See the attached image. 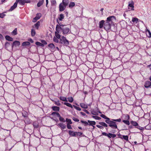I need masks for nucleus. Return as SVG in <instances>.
Here are the masks:
<instances>
[{"instance_id":"0eeeda50","label":"nucleus","mask_w":151,"mask_h":151,"mask_svg":"<svg viewBox=\"0 0 151 151\" xmlns=\"http://www.w3.org/2000/svg\"><path fill=\"white\" fill-rule=\"evenodd\" d=\"M67 6L64 5L63 3H61L59 6V11L62 12L64 11L65 9Z\"/></svg>"},{"instance_id":"4be33fe9","label":"nucleus","mask_w":151,"mask_h":151,"mask_svg":"<svg viewBox=\"0 0 151 151\" xmlns=\"http://www.w3.org/2000/svg\"><path fill=\"white\" fill-rule=\"evenodd\" d=\"M130 123L133 126L135 127L138 125V123L135 121H132L130 122Z\"/></svg>"},{"instance_id":"393cba45","label":"nucleus","mask_w":151,"mask_h":151,"mask_svg":"<svg viewBox=\"0 0 151 151\" xmlns=\"http://www.w3.org/2000/svg\"><path fill=\"white\" fill-rule=\"evenodd\" d=\"M59 99L60 100L64 101L67 102L68 101L66 97L62 96H60L59 97Z\"/></svg>"},{"instance_id":"ea45409f","label":"nucleus","mask_w":151,"mask_h":151,"mask_svg":"<svg viewBox=\"0 0 151 151\" xmlns=\"http://www.w3.org/2000/svg\"><path fill=\"white\" fill-rule=\"evenodd\" d=\"M135 128L142 131L144 129V127H141V126H139L138 125L137 126L135 127Z\"/></svg>"},{"instance_id":"473e14b6","label":"nucleus","mask_w":151,"mask_h":151,"mask_svg":"<svg viewBox=\"0 0 151 151\" xmlns=\"http://www.w3.org/2000/svg\"><path fill=\"white\" fill-rule=\"evenodd\" d=\"M123 116H124V119L125 120H128L130 118L128 114H124L123 115Z\"/></svg>"},{"instance_id":"a211bd4d","label":"nucleus","mask_w":151,"mask_h":151,"mask_svg":"<svg viewBox=\"0 0 151 151\" xmlns=\"http://www.w3.org/2000/svg\"><path fill=\"white\" fill-rule=\"evenodd\" d=\"M48 47L50 48V50H55V45L53 43H50L48 45Z\"/></svg>"},{"instance_id":"c85d7f7f","label":"nucleus","mask_w":151,"mask_h":151,"mask_svg":"<svg viewBox=\"0 0 151 151\" xmlns=\"http://www.w3.org/2000/svg\"><path fill=\"white\" fill-rule=\"evenodd\" d=\"M88 122L89 123V125H95L96 124L95 122L94 121H91L90 120H88Z\"/></svg>"},{"instance_id":"5fc2aeb1","label":"nucleus","mask_w":151,"mask_h":151,"mask_svg":"<svg viewBox=\"0 0 151 151\" xmlns=\"http://www.w3.org/2000/svg\"><path fill=\"white\" fill-rule=\"evenodd\" d=\"M41 42L42 44H43L44 47L45 45H47V42L45 40H41Z\"/></svg>"},{"instance_id":"c756f323","label":"nucleus","mask_w":151,"mask_h":151,"mask_svg":"<svg viewBox=\"0 0 151 151\" xmlns=\"http://www.w3.org/2000/svg\"><path fill=\"white\" fill-rule=\"evenodd\" d=\"M44 0L40 1L37 4V6L38 7H40L43 4Z\"/></svg>"},{"instance_id":"f257e3e1","label":"nucleus","mask_w":151,"mask_h":151,"mask_svg":"<svg viewBox=\"0 0 151 151\" xmlns=\"http://www.w3.org/2000/svg\"><path fill=\"white\" fill-rule=\"evenodd\" d=\"M116 19V17L114 16H110L107 18L104 25V28L106 31H110L111 30V27L114 25L113 22Z\"/></svg>"},{"instance_id":"79ce46f5","label":"nucleus","mask_w":151,"mask_h":151,"mask_svg":"<svg viewBox=\"0 0 151 151\" xmlns=\"http://www.w3.org/2000/svg\"><path fill=\"white\" fill-rule=\"evenodd\" d=\"M69 102L72 103L73 101V99L72 97H69L67 98Z\"/></svg>"},{"instance_id":"052dcab7","label":"nucleus","mask_w":151,"mask_h":151,"mask_svg":"<svg viewBox=\"0 0 151 151\" xmlns=\"http://www.w3.org/2000/svg\"><path fill=\"white\" fill-rule=\"evenodd\" d=\"M96 126L99 129H104L103 127H102V126H101V125H96Z\"/></svg>"},{"instance_id":"423d86ee","label":"nucleus","mask_w":151,"mask_h":151,"mask_svg":"<svg viewBox=\"0 0 151 151\" xmlns=\"http://www.w3.org/2000/svg\"><path fill=\"white\" fill-rule=\"evenodd\" d=\"M41 16V14L40 13H37L36 17L33 19L32 22H36L38 19H39Z\"/></svg>"},{"instance_id":"2f4dec72","label":"nucleus","mask_w":151,"mask_h":151,"mask_svg":"<svg viewBox=\"0 0 151 151\" xmlns=\"http://www.w3.org/2000/svg\"><path fill=\"white\" fill-rule=\"evenodd\" d=\"M100 116L102 118L106 119V120H110V118L107 117L105 115L101 114L100 115Z\"/></svg>"},{"instance_id":"58836bf2","label":"nucleus","mask_w":151,"mask_h":151,"mask_svg":"<svg viewBox=\"0 0 151 151\" xmlns=\"http://www.w3.org/2000/svg\"><path fill=\"white\" fill-rule=\"evenodd\" d=\"M35 44L38 46H40L42 47H44L43 44H42V43L40 42H35Z\"/></svg>"},{"instance_id":"13d9d810","label":"nucleus","mask_w":151,"mask_h":151,"mask_svg":"<svg viewBox=\"0 0 151 151\" xmlns=\"http://www.w3.org/2000/svg\"><path fill=\"white\" fill-rule=\"evenodd\" d=\"M6 14H4L3 13H0V18H3L5 16Z\"/></svg>"},{"instance_id":"8fccbe9b","label":"nucleus","mask_w":151,"mask_h":151,"mask_svg":"<svg viewBox=\"0 0 151 151\" xmlns=\"http://www.w3.org/2000/svg\"><path fill=\"white\" fill-rule=\"evenodd\" d=\"M55 104L58 106H60L61 105V104L60 103L59 100H58L57 101H55Z\"/></svg>"},{"instance_id":"aec40b11","label":"nucleus","mask_w":151,"mask_h":151,"mask_svg":"<svg viewBox=\"0 0 151 151\" xmlns=\"http://www.w3.org/2000/svg\"><path fill=\"white\" fill-rule=\"evenodd\" d=\"M6 39L8 41H12L13 40V38L8 35H6L5 37Z\"/></svg>"},{"instance_id":"f8f14e48","label":"nucleus","mask_w":151,"mask_h":151,"mask_svg":"<svg viewBox=\"0 0 151 151\" xmlns=\"http://www.w3.org/2000/svg\"><path fill=\"white\" fill-rule=\"evenodd\" d=\"M151 86V82L149 81H146L144 85V86L145 88H147Z\"/></svg>"},{"instance_id":"7ed1b4c3","label":"nucleus","mask_w":151,"mask_h":151,"mask_svg":"<svg viewBox=\"0 0 151 151\" xmlns=\"http://www.w3.org/2000/svg\"><path fill=\"white\" fill-rule=\"evenodd\" d=\"M59 43L63 44V45L66 46H68L69 44L68 41L64 36L62 37L60 39Z\"/></svg>"},{"instance_id":"3c124183","label":"nucleus","mask_w":151,"mask_h":151,"mask_svg":"<svg viewBox=\"0 0 151 151\" xmlns=\"http://www.w3.org/2000/svg\"><path fill=\"white\" fill-rule=\"evenodd\" d=\"M73 106L78 111H80L81 110V108H80V107H77L74 105H73Z\"/></svg>"},{"instance_id":"69168bd1","label":"nucleus","mask_w":151,"mask_h":151,"mask_svg":"<svg viewBox=\"0 0 151 151\" xmlns=\"http://www.w3.org/2000/svg\"><path fill=\"white\" fill-rule=\"evenodd\" d=\"M52 4H55L56 3V1L55 0H52Z\"/></svg>"},{"instance_id":"7c9ffc66","label":"nucleus","mask_w":151,"mask_h":151,"mask_svg":"<svg viewBox=\"0 0 151 151\" xmlns=\"http://www.w3.org/2000/svg\"><path fill=\"white\" fill-rule=\"evenodd\" d=\"M62 3L67 6L69 3V0H63Z\"/></svg>"},{"instance_id":"09e8293b","label":"nucleus","mask_w":151,"mask_h":151,"mask_svg":"<svg viewBox=\"0 0 151 151\" xmlns=\"http://www.w3.org/2000/svg\"><path fill=\"white\" fill-rule=\"evenodd\" d=\"M92 116L93 118L96 120H100L101 119V118L98 116Z\"/></svg>"},{"instance_id":"a19ab883","label":"nucleus","mask_w":151,"mask_h":151,"mask_svg":"<svg viewBox=\"0 0 151 151\" xmlns=\"http://www.w3.org/2000/svg\"><path fill=\"white\" fill-rule=\"evenodd\" d=\"M64 18V15L62 14H60L59 16L58 17V19L60 21H62Z\"/></svg>"},{"instance_id":"39448f33","label":"nucleus","mask_w":151,"mask_h":151,"mask_svg":"<svg viewBox=\"0 0 151 151\" xmlns=\"http://www.w3.org/2000/svg\"><path fill=\"white\" fill-rule=\"evenodd\" d=\"M62 26H63L62 24L57 25L56 27V31L55 32H57L58 33H61L62 32Z\"/></svg>"},{"instance_id":"a878e982","label":"nucleus","mask_w":151,"mask_h":151,"mask_svg":"<svg viewBox=\"0 0 151 151\" xmlns=\"http://www.w3.org/2000/svg\"><path fill=\"white\" fill-rule=\"evenodd\" d=\"M22 116L24 118L28 117V113L25 111H24L22 113Z\"/></svg>"},{"instance_id":"9d476101","label":"nucleus","mask_w":151,"mask_h":151,"mask_svg":"<svg viewBox=\"0 0 151 151\" xmlns=\"http://www.w3.org/2000/svg\"><path fill=\"white\" fill-rule=\"evenodd\" d=\"M15 2L17 5L18 3H19L20 5L23 6L25 4V0H16Z\"/></svg>"},{"instance_id":"bf43d9fd","label":"nucleus","mask_w":151,"mask_h":151,"mask_svg":"<svg viewBox=\"0 0 151 151\" xmlns=\"http://www.w3.org/2000/svg\"><path fill=\"white\" fill-rule=\"evenodd\" d=\"M67 127L68 129H72L71 126L70 125V124H67Z\"/></svg>"},{"instance_id":"4468645a","label":"nucleus","mask_w":151,"mask_h":151,"mask_svg":"<svg viewBox=\"0 0 151 151\" xmlns=\"http://www.w3.org/2000/svg\"><path fill=\"white\" fill-rule=\"evenodd\" d=\"M58 126L60 127L62 129H64L66 127V125L62 123H60L58 124Z\"/></svg>"},{"instance_id":"20e7f679","label":"nucleus","mask_w":151,"mask_h":151,"mask_svg":"<svg viewBox=\"0 0 151 151\" xmlns=\"http://www.w3.org/2000/svg\"><path fill=\"white\" fill-rule=\"evenodd\" d=\"M62 32L63 35H67L69 33L70 29L64 25L62 26Z\"/></svg>"},{"instance_id":"bb28decb","label":"nucleus","mask_w":151,"mask_h":151,"mask_svg":"<svg viewBox=\"0 0 151 151\" xmlns=\"http://www.w3.org/2000/svg\"><path fill=\"white\" fill-rule=\"evenodd\" d=\"M99 124L101 125V126H102V127H107L108 126V125L105 123L104 122H99Z\"/></svg>"},{"instance_id":"c9c22d12","label":"nucleus","mask_w":151,"mask_h":151,"mask_svg":"<svg viewBox=\"0 0 151 151\" xmlns=\"http://www.w3.org/2000/svg\"><path fill=\"white\" fill-rule=\"evenodd\" d=\"M75 3L74 2H70L69 5V7L70 8H72L75 6Z\"/></svg>"},{"instance_id":"49530a36","label":"nucleus","mask_w":151,"mask_h":151,"mask_svg":"<svg viewBox=\"0 0 151 151\" xmlns=\"http://www.w3.org/2000/svg\"><path fill=\"white\" fill-rule=\"evenodd\" d=\"M59 118V119L60 121L63 122H65V119L62 117L60 116Z\"/></svg>"},{"instance_id":"f704fd0d","label":"nucleus","mask_w":151,"mask_h":151,"mask_svg":"<svg viewBox=\"0 0 151 151\" xmlns=\"http://www.w3.org/2000/svg\"><path fill=\"white\" fill-rule=\"evenodd\" d=\"M60 33H58L57 32H55V35L56 36V37L58 39H60V38L61 36L59 34Z\"/></svg>"},{"instance_id":"72a5a7b5","label":"nucleus","mask_w":151,"mask_h":151,"mask_svg":"<svg viewBox=\"0 0 151 151\" xmlns=\"http://www.w3.org/2000/svg\"><path fill=\"white\" fill-rule=\"evenodd\" d=\"M64 104L66 105V106H67L69 107H70L71 108H73V106H72L71 105V104H70L68 103L65 102L64 103Z\"/></svg>"},{"instance_id":"6e6552de","label":"nucleus","mask_w":151,"mask_h":151,"mask_svg":"<svg viewBox=\"0 0 151 151\" xmlns=\"http://www.w3.org/2000/svg\"><path fill=\"white\" fill-rule=\"evenodd\" d=\"M134 3L133 1H131L129 2V4L128 6V9H129V7H131L132 8L131 9V10H134Z\"/></svg>"},{"instance_id":"774afa93","label":"nucleus","mask_w":151,"mask_h":151,"mask_svg":"<svg viewBox=\"0 0 151 151\" xmlns=\"http://www.w3.org/2000/svg\"><path fill=\"white\" fill-rule=\"evenodd\" d=\"M56 115L59 118L61 116L60 114L58 112H56Z\"/></svg>"},{"instance_id":"603ef678","label":"nucleus","mask_w":151,"mask_h":151,"mask_svg":"<svg viewBox=\"0 0 151 151\" xmlns=\"http://www.w3.org/2000/svg\"><path fill=\"white\" fill-rule=\"evenodd\" d=\"M12 33L14 35H16L17 34V28L15 29L12 32Z\"/></svg>"},{"instance_id":"9b49d317","label":"nucleus","mask_w":151,"mask_h":151,"mask_svg":"<svg viewBox=\"0 0 151 151\" xmlns=\"http://www.w3.org/2000/svg\"><path fill=\"white\" fill-rule=\"evenodd\" d=\"M20 45V42L19 41H15L13 42V44H12V47H13L14 46L15 47L19 46Z\"/></svg>"},{"instance_id":"f03ea898","label":"nucleus","mask_w":151,"mask_h":151,"mask_svg":"<svg viewBox=\"0 0 151 151\" xmlns=\"http://www.w3.org/2000/svg\"><path fill=\"white\" fill-rule=\"evenodd\" d=\"M121 119L120 118L117 119H113L110 118V120H105V122L109 124V126L114 129H117V123L116 122H120Z\"/></svg>"},{"instance_id":"e2e57ef3","label":"nucleus","mask_w":151,"mask_h":151,"mask_svg":"<svg viewBox=\"0 0 151 151\" xmlns=\"http://www.w3.org/2000/svg\"><path fill=\"white\" fill-rule=\"evenodd\" d=\"M102 135H104V136H105L108 137V134L105 133V132H102Z\"/></svg>"},{"instance_id":"5701e85b","label":"nucleus","mask_w":151,"mask_h":151,"mask_svg":"<svg viewBox=\"0 0 151 151\" xmlns=\"http://www.w3.org/2000/svg\"><path fill=\"white\" fill-rule=\"evenodd\" d=\"M116 135L115 134L112 133H109L108 134V137L109 138H114L116 137Z\"/></svg>"},{"instance_id":"680f3d73","label":"nucleus","mask_w":151,"mask_h":151,"mask_svg":"<svg viewBox=\"0 0 151 151\" xmlns=\"http://www.w3.org/2000/svg\"><path fill=\"white\" fill-rule=\"evenodd\" d=\"M147 32H148L149 34V36H148L149 37H151V33L150 32V31L148 29H147Z\"/></svg>"},{"instance_id":"412c9836","label":"nucleus","mask_w":151,"mask_h":151,"mask_svg":"<svg viewBox=\"0 0 151 151\" xmlns=\"http://www.w3.org/2000/svg\"><path fill=\"white\" fill-rule=\"evenodd\" d=\"M52 108L53 111H58L60 110L59 107L57 106H53L52 107Z\"/></svg>"},{"instance_id":"1a4fd4ad","label":"nucleus","mask_w":151,"mask_h":151,"mask_svg":"<svg viewBox=\"0 0 151 151\" xmlns=\"http://www.w3.org/2000/svg\"><path fill=\"white\" fill-rule=\"evenodd\" d=\"M24 121L25 124H30L31 122V120L28 117L24 118Z\"/></svg>"},{"instance_id":"b1692460","label":"nucleus","mask_w":151,"mask_h":151,"mask_svg":"<svg viewBox=\"0 0 151 151\" xmlns=\"http://www.w3.org/2000/svg\"><path fill=\"white\" fill-rule=\"evenodd\" d=\"M139 19L136 17H133L132 19V21L133 23L137 24L138 22Z\"/></svg>"},{"instance_id":"a18cd8bd","label":"nucleus","mask_w":151,"mask_h":151,"mask_svg":"<svg viewBox=\"0 0 151 151\" xmlns=\"http://www.w3.org/2000/svg\"><path fill=\"white\" fill-rule=\"evenodd\" d=\"M122 139H124L126 141L128 140V137L127 135H122Z\"/></svg>"},{"instance_id":"de8ad7c7","label":"nucleus","mask_w":151,"mask_h":151,"mask_svg":"<svg viewBox=\"0 0 151 151\" xmlns=\"http://www.w3.org/2000/svg\"><path fill=\"white\" fill-rule=\"evenodd\" d=\"M40 25V22H37L35 24V27L37 29H38L39 26Z\"/></svg>"},{"instance_id":"37998d69","label":"nucleus","mask_w":151,"mask_h":151,"mask_svg":"<svg viewBox=\"0 0 151 151\" xmlns=\"http://www.w3.org/2000/svg\"><path fill=\"white\" fill-rule=\"evenodd\" d=\"M81 122L83 123L84 124V126H86L87 125H88V122H87L86 121H85L83 120H81Z\"/></svg>"},{"instance_id":"ddd939ff","label":"nucleus","mask_w":151,"mask_h":151,"mask_svg":"<svg viewBox=\"0 0 151 151\" xmlns=\"http://www.w3.org/2000/svg\"><path fill=\"white\" fill-rule=\"evenodd\" d=\"M105 21L104 20H102L99 22V27L100 28H102L104 27Z\"/></svg>"},{"instance_id":"6e6d98bb","label":"nucleus","mask_w":151,"mask_h":151,"mask_svg":"<svg viewBox=\"0 0 151 151\" xmlns=\"http://www.w3.org/2000/svg\"><path fill=\"white\" fill-rule=\"evenodd\" d=\"M72 119L73 121L76 122H78L79 121L78 119L75 117H73Z\"/></svg>"},{"instance_id":"4d7b16f0","label":"nucleus","mask_w":151,"mask_h":151,"mask_svg":"<svg viewBox=\"0 0 151 151\" xmlns=\"http://www.w3.org/2000/svg\"><path fill=\"white\" fill-rule=\"evenodd\" d=\"M83 133L81 132H76V135L78 136H81L82 134Z\"/></svg>"},{"instance_id":"0e129e2a","label":"nucleus","mask_w":151,"mask_h":151,"mask_svg":"<svg viewBox=\"0 0 151 151\" xmlns=\"http://www.w3.org/2000/svg\"><path fill=\"white\" fill-rule=\"evenodd\" d=\"M83 111L88 114H90V113L86 109H83Z\"/></svg>"},{"instance_id":"864d4df0","label":"nucleus","mask_w":151,"mask_h":151,"mask_svg":"<svg viewBox=\"0 0 151 151\" xmlns=\"http://www.w3.org/2000/svg\"><path fill=\"white\" fill-rule=\"evenodd\" d=\"M53 41L55 42L58 43L59 42V40L58 39L56 38L55 37H53Z\"/></svg>"},{"instance_id":"cd10ccee","label":"nucleus","mask_w":151,"mask_h":151,"mask_svg":"<svg viewBox=\"0 0 151 151\" xmlns=\"http://www.w3.org/2000/svg\"><path fill=\"white\" fill-rule=\"evenodd\" d=\"M30 44V43L29 42H24L22 43V45L23 46H26L29 45Z\"/></svg>"},{"instance_id":"4c0bfd02","label":"nucleus","mask_w":151,"mask_h":151,"mask_svg":"<svg viewBox=\"0 0 151 151\" xmlns=\"http://www.w3.org/2000/svg\"><path fill=\"white\" fill-rule=\"evenodd\" d=\"M122 122L125 124L127 125H129L130 124V122L128 120H122Z\"/></svg>"},{"instance_id":"6ab92c4d","label":"nucleus","mask_w":151,"mask_h":151,"mask_svg":"<svg viewBox=\"0 0 151 151\" xmlns=\"http://www.w3.org/2000/svg\"><path fill=\"white\" fill-rule=\"evenodd\" d=\"M33 125L35 128H37L39 127L38 123L36 121L34 122L33 123Z\"/></svg>"},{"instance_id":"c03bdc74","label":"nucleus","mask_w":151,"mask_h":151,"mask_svg":"<svg viewBox=\"0 0 151 151\" xmlns=\"http://www.w3.org/2000/svg\"><path fill=\"white\" fill-rule=\"evenodd\" d=\"M65 121L68 122L67 124H71L72 123L71 120L70 119H68L67 118H66V119Z\"/></svg>"},{"instance_id":"f3484780","label":"nucleus","mask_w":151,"mask_h":151,"mask_svg":"<svg viewBox=\"0 0 151 151\" xmlns=\"http://www.w3.org/2000/svg\"><path fill=\"white\" fill-rule=\"evenodd\" d=\"M69 134L72 136L75 137L76 136V132L72 131L69 130L68 132Z\"/></svg>"},{"instance_id":"dca6fc26","label":"nucleus","mask_w":151,"mask_h":151,"mask_svg":"<svg viewBox=\"0 0 151 151\" xmlns=\"http://www.w3.org/2000/svg\"><path fill=\"white\" fill-rule=\"evenodd\" d=\"M80 106L83 109H87L88 108V106L87 105L85 104L84 103H80Z\"/></svg>"},{"instance_id":"338daca9","label":"nucleus","mask_w":151,"mask_h":151,"mask_svg":"<svg viewBox=\"0 0 151 151\" xmlns=\"http://www.w3.org/2000/svg\"><path fill=\"white\" fill-rule=\"evenodd\" d=\"M80 114L81 115L83 116H85L86 115V114L82 112H81Z\"/></svg>"},{"instance_id":"e433bc0d","label":"nucleus","mask_w":151,"mask_h":151,"mask_svg":"<svg viewBox=\"0 0 151 151\" xmlns=\"http://www.w3.org/2000/svg\"><path fill=\"white\" fill-rule=\"evenodd\" d=\"M36 32L35 30L34 29H31V35L32 37H34L35 36V35Z\"/></svg>"},{"instance_id":"2eb2a0df","label":"nucleus","mask_w":151,"mask_h":151,"mask_svg":"<svg viewBox=\"0 0 151 151\" xmlns=\"http://www.w3.org/2000/svg\"><path fill=\"white\" fill-rule=\"evenodd\" d=\"M17 4L16 2H15L13 6H12L9 9V11H13L17 7Z\"/></svg>"}]
</instances>
